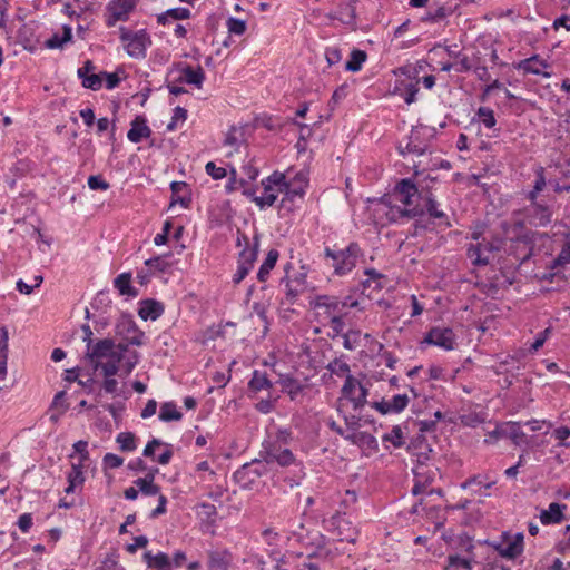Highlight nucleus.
<instances>
[{"mask_svg": "<svg viewBox=\"0 0 570 570\" xmlns=\"http://www.w3.org/2000/svg\"><path fill=\"white\" fill-rule=\"evenodd\" d=\"M164 313V306L161 303L154 299H146L141 302V306L139 308V316L147 320H157Z\"/></svg>", "mask_w": 570, "mask_h": 570, "instance_id": "nucleus-29", "label": "nucleus"}, {"mask_svg": "<svg viewBox=\"0 0 570 570\" xmlns=\"http://www.w3.org/2000/svg\"><path fill=\"white\" fill-rule=\"evenodd\" d=\"M119 38L126 52L134 59H144L147 48L151 46V39L145 29L131 31L125 27L119 29Z\"/></svg>", "mask_w": 570, "mask_h": 570, "instance_id": "nucleus-6", "label": "nucleus"}, {"mask_svg": "<svg viewBox=\"0 0 570 570\" xmlns=\"http://www.w3.org/2000/svg\"><path fill=\"white\" fill-rule=\"evenodd\" d=\"M507 429L505 422L498 424L493 431L487 433V438L484 439V443H494L499 439L505 438Z\"/></svg>", "mask_w": 570, "mask_h": 570, "instance_id": "nucleus-55", "label": "nucleus"}, {"mask_svg": "<svg viewBox=\"0 0 570 570\" xmlns=\"http://www.w3.org/2000/svg\"><path fill=\"white\" fill-rule=\"evenodd\" d=\"M278 383L282 391L286 393L292 401H295L304 391V385L291 375H281Z\"/></svg>", "mask_w": 570, "mask_h": 570, "instance_id": "nucleus-27", "label": "nucleus"}, {"mask_svg": "<svg viewBox=\"0 0 570 570\" xmlns=\"http://www.w3.org/2000/svg\"><path fill=\"white\" fill-rule=\"evenodd\" d=\"M365 274L368 276L366 281L363 282V287L367 288L371 286L372 283H374V289H381L382 288V279L383 275L377 273L375 269H366Z\"/></svg>", "mask_w": 570, "mask_h": 570, "instance_id": "nucleus-51", "label": "nucleus"}, {"mask_svg": "<svg viewBox=\"0 0 570 570\" xmlns=\"http://www.w3.org/2000/svg\"><path fill=\"white\" fill-rule=\"evenodd\" d=\"M312 306L317 311V315L324 321L333 318L338 315H346L348 307L357 306V301L347 303L336 296L331 295H318L311 303Z\"/></svg>", "mask_w": 570, "mask_h": 570, "instance_id": "nucleus-9", "label": "nucleus"}, {"mask_svg": "<svg viewBox=\"0 0 570 570\" xmlns=\"http://www.w3.org/2000/svg\"><path fill=\"white\" fill-rule=\"evenodd\" d=\"M205 171L208 176H210L213 179L218 180L226 177L227 171L223 167L216 166L214 161H208L205 166Z\"/></svg>", "mask_w": 570, "mask_h": 570, "instance_id": "nucleus-52", "label": "nucleus"}, {"mask_svg": "<svg viewBox=\"0 0 570 570\" xmlns=\"http://www.w3.org/2000/svg\"><path fill=\"white\" fill-rule=\"evenodd\" d=\"M422 344L438 346L444 351H453L456 346V335L451 327L433 326L425 334Z\"/></svg>", "mask_w": 570, "mask_h": 570, "instance_id": "nucleus-13", "label": "nucleus"}, {"mask_svg": "<svg viewBox=\"0 0 570 570\" xmlns=\"http://www.w3.org/2000/svg\"><path fill=\"white\" fill-rule=\"evenodd\" d=\"M72 39V29L69 26L62 27V35L55 33L46 40L45 45L49 49H60L63 45L70 42Z\"/></svg>", "mask_w": 570, "mask_h": 570, "instance_id": "nucleus-35", "label": "nucleus"}, {"mask_svg": "<svg viewBox=\"0 0 570 570\" xmlns=\"http://www.w3.org/2000/svg\"><path fill=\"white\" fill-rule=\"evenodd\" d=\"M259 455L266 464L277 463L281 466L296 464V459L289 449H284L278 442H268L263 445Z\"/></svg>", "mask_w": 570, "mask_h": 570, "instance_id": "nucleus-12", "label": "nucleus"}, {"mask_svg": "<svg viewBox=\"0 0 570 570\" xmlns=\"http://www.w3.org/2000/svg\"><path fill=\"white\" fill-rule=\"evenodd\" d=\"M205 80V72L200 66L197 68H193L189 65H185L181 68V77L179 78V81H184L188 85H194L197 88H200L203 86V82Z\"/></svg>", "mask_w": 570, "mask_h": 570, "instance_id": "nucleus-28", "label": "nucleus"}, {"mask_svg": "<svg viewBox=\"0 0 570 570\" xmlns=\"http://www.w3.org/2000/svg\"><path fill=\"white\" fill-rule=\"evenodd\" d=\"M190 17V10L187 8H173L157 17V21L160 24H165L168 19L171 20H184Z\"/></svg>", "mask_w": 570, "mask_h": 570, "instance_id": "nucleus-37", "label": "nucleus"}, {"mask_svg": "<svg viewBox=\"0 0 570 570\" xmlns=\"http://www.w3.org/2000/svg\"><path fill=\"white\" fill-rule=\"evenodd\" d=\"M297 178L299 180V186H293L285 179V188H281V194H284L281 203L282 207L285 206L286 202H293L295 197H303L307 180L303 174H298Z\"/></svg>", "mask_w": 570, "mask_h": 570, "instance_id": "nucleus-24", "label": "nucleus"}, {"mask_svg": "<svg viewBox=\"0 0 570 570\" xmlns=\"http://www.w3.org/2000/svg\"><path fill=\"white\" fill-rule=\"evenodd\" d=\"M360 331H348L343 335V346L350 351L355 350L360 344Z\"/></svg>", "mask_w": 570, "mask_h": 570, "instance_id": "nucleus-50", "label": "nucleus"}, {"mask_svg": "<svg viewBox=\"0 0 570 570\" xmlns=\"http://www.w3.org/2000/svg\"><path fill=\"white\" fill-rule=\"evenodd\" d=\"M255 462H249L242 465L234 472L233 478L235 482L243 489H252L259 478V472L255 471Z\"/></svg>", "mask_w": 570, "mask_h": 570, "instance_id": "nucleus-19", "label": "nucleus"}, {"mask_svg": "<svg viewBox=\"0 0 570 570\" xmlns=\"http://www.w3.org/2000/svg\"><path fill=\"white\" fill-rule=\"evenodd\" d=\"M338 540L348 543H354L357 539V532L355 529L348 527V522L341 520L337 524Z\"/></svg>", "mask_w": 570, "mask_h": 570, "instance_id": "nucleus-40", "label": "nucleus"}, {"mask_svg": "<svg viewBox=\"0 0 570 570\" xmlns=\"http://www.w3.org/2000/svg\"><path fill=\"white\" fill-rule=\"evenodd\" d=\"M142 560L148 568L154 570H171V562L165 552L154 554L151 551H146L142 554Z\"/></svg>", "mask_w": 570, "mask_h": 570, "instance_id": "nucleus-25", "label": "nucleus"}, {"mask_svg": "<svg viewBox=\"0 0 570 570\" xmlns=\"http://www.w3.org/2000/svg\"><path fill=\"white\" fill-rule=\"evenodd\" d=\"M83 463H72L70 472L67 474L68 483H76L78 485H81L85 482L83 476Z\"/></svg>", "mask_w": 570, "mask_h": 570, "instance_id": "nucleus-47", "label": "nucleus"}, {"mask_svg": "<svg viewBox=\"0 0 570 570\" xmlns=\"http://www.w3.org/2000/svg\"><path fill=\"white\" fill-rule=\"evenodd\" d=\"M432 137L431 128L423 125L416 126L411 130L406 144L404 146L402 142L399 145V153L403 156L406 154L422 156L429 150Z\"/></svg>", "mask_w": 570, "mask_h": 570, "instance_id": "nucleus-10", "label": "nucleus"}, {"mask_svg": "<svg viewBox=\"0 0 570 570\" xmlns=\"http://www.w3.org/2000/svg\"><path fill=\"white\" fill-rule=\"evenodd\" d=\"M523 533L514 535H503L502 542L494 546L498 553L507 559H515L523 552Z\"/></svg>", "mask_w": 570, "mask_h": 570, "instance_id": "nucleus-15", "label": "nucleus"}, {"mask_svg": "<svg viewBox=\"0 0 570 570\" xmlns=\"http://www.w3.org/2000/svg\"><path fill=\"white\" fill-rule=\"evenodd\" d=\"M273 387L272 381L268 379L265 372L255 370L252 374V379L248 382V389L253 392H259L262 390H269Z\"/></svg>", "mask_w": 570, "mask_h": 570, "instance_id": "nucleus-32", "label": "nucleus"}, {"mask_svg": "<svg viewBox=\"0 0 570 570\" xmlns=\"http://www.w3.org/2000/svg\"><path fill=\"white\" fill-rule=\"evenodd\" d=\"M119 353L111 338H102L96 343L89 340L85 357L94 371L100 370L102 374L116 375L119 371Z\"/></svg>", "mask_w": 570, "mask_h": 570, "instance_id": "nucleus-1", "label": "nucleus"}, {"mask_svg": "<svg viewBox=\"0 0 570 570\" xmlns=\"http://www.w3.org/2000/svg\"><path fill=\"white\" fill-rule=\"evenodd\" d=\"M264 191L261 196H254L253 191L245 190L244 194L252 197V200L261 208L271 207L281 194V188H285V174L274 171L266 179L262 180Z\"/></svg>", "mask_w": 570, "mask_h": 570, "instance_id": "nucleus-5", "label": "nucleus"}, {"mask_svg": "<svg viewBox=\"0 0 570 570\" xmlns=\"http://www.w3.org/2000/svg\"><path fill=\"white\" fill-rule=\"evenodd\" d=\"M88 187L91 190H107L109 184L100 175H92L88 178Z\"/></svg>", "mask_w": 570, "mask_h": 570, "instance_id": "nucleus-56", "label": "nucleus"}, {"mask_svg": "<svg viewBox=\"0 0 570 570\" xmlns=\"http://www.w3.org/2000/svg\"><path fill=\"white\" fill-rule=\"evenodd\" d=\"M410 399L406 394H396L391 400H382L372 403V407L383 415L390 413H401L409 405Z\"/></svg>", "mask_w": 570, "mask_h": 570, "instance_id": "nucleus-18", "label": "nucleus"}, {"mask_svg": "<svg viewBox=\"0 0 570 570\" xmlns=\"http://www.w3.org/2000/svg\"><path fill=\"white\" fill-rule=\"evenodd\" d=\"M233 557L226 549H216L208 552L209 570H228Z\"/></svg>", "mask_w": 570, "mask_h": 570, "instance_id": "nucleus-20", "label": "nucleus"}, {"mask_svg": "<svg viewBox=\"0 0 570 570\" xmlns=\"http://www.w3.org/2000/svg\"><path fill=\"white\" fill-rule=\"evenodd\" d=\"M326 368L336 376H345L350 374V365L343 361L342 358H335L332 362L328 363Z\"/></svg>", "mask_w": 570, "mask_h": 570, "instance_id": "nucleus-42", "label": "nucleus"}, {"mask_svg": "<svg viewBox=\"0 0 570 570\" xmlns=\"http://www.w3.org/2000/svg\"><path fill=\"white\" fill-rule=\"evenodd\" d=\"M547 67L548 63L543 60H540L538 56L524 59L519 63V68L527 73L542 75L543 77L549 78L551 75L549 72L542 71V69Z\"/></svg>", "mask_w": 570, "mask_h": 570, "instance_id": "nucleus-30", "label": "nucleus"}, {"mask_svg": "<svg viewBox=\"0 0 570 570\" xmlns=\"http://www.w3.org/2000/svg\"><path fill=\"white\" fill-rule=\"evenodd\" d=\"M114 286L120 295L138 296V291L131 286V273H121L114 279Z\"/></svg>", "mask_w": 570, "mask_h": 570, "instance_id": "nucleus-31", "label": "nucleus"}, {"mask_svg": "<svg viewBox=\"0 0 570 570\" xmlns=\"http://www.w3.org/2000/svg\"><path fill=\"white\" fill-rule=\"evenodd\" d=\"M473 484H478V485H481L483 487L484 489H490L492 488L494 484H495V481H489L487 475H482V474H478V475H473L469 479H466L462 484H461V488L462 489H469L471 488Z\"/></svg>", "mask_w": 570, "mask_h": 570, "instance_id": "nucleus-46", "label": "nucleus"}, {"mask_svg": "<svg viewBox=\"0 0 570 570\" xmlns=\"http://www.w3.org/2000/svg\"><path fill=\"white\" fill-rule=\"evenodd\" d=\"M505 438L510 439L515 445L527 443V434L522 431L519 422H505Z\"/></svg>", "mask_w": 570, "mask_h": 570, "instance_id": "nucleus-36", "label": "nucleus"}, {"mask_svg": "<svg viewBox=\"0 0 570 570\" xmlns=\"http://www.w3.org/2000/svg\"><path fill=\"white\" fill-rule=\"evenodd\" d=\"M102 461H104L105 468H108V469H117L124 464V459L114 453L105 454Z\"/></svg>", "mask_w": 570, "mask_h": 570, "instance_id": "nucleus-58", "label": "nucleus"}, {"mask_svg": "<svg viewBox=\"0 0 570 570\" xmlns=\"http://www.w3.org/2000/svg\"><path fill=\"white\" fill-rule=\"evenodd\" d=\"M117 443L121 451H134L136 449L135 435L130 432H121L117 435Z\"/></svg>", "mask_w": 570, "mask_h": 570, "instance_id": "nucleus-43", "label": "nucleus"}, {"mask_svg": "<svg viewBox=\"0 0 570 570\" xmlns=\"http://www.w3.org/2000/svg\"><path fill=\"white\" fill-rule=\"evenodd\" d=\"M517 243H522L525 247V253L522 256H518L517 258L520 259L522 263L530 258L532 255V238L529 236V233L524 234L521 237L517 238Z\"/></svg>", "mask_w": 570, "mask_h": 570, "instance_id": "nucleus-57", "label": "nucleus"}, {"mask_svg": "<svg viewBox=\"0 0 570 570\" xmlns=\"http://www.w3.org/2000/svg\"><path fill=\"white\" fill-rule=\"evenodd\" d=\"M517 215H520V219H515V227L523 228L525 225L531 227H546L552 222L553 210L552 208L543 203L529 204L523 207Z\"/></svg>", "mask_w": 570, "mask_h": 570, "instance_id": "nucleus-4", "label": "nucleus"}, {"mask_svg": "<svg viewBox=\"0 0 570 570\" xmlns=\"http://www.w3.org/2000/svg\"><path fill=\"white\" fill-rule=\"evenodd\" d=\"M151 135V129L147 126L146 119L142 116H137L131 121V128L127 132V138L129 141L138 144L144 138H149Z\"/></svg>", "mask_w": 570, "mask_h": 570, "instance_id": "nucleus-21", "label": "nucleus"}, {"mask_svg": "<svg viewBox=\"0 0 570 570\" xmlns=\"http://www.w3.org/2000/svg\"><path fill=\"white\" fill-rule=\"evenodd\" d=\"M169 255H163L149 258L145 262L146 266L151 269H156L159 272H167L170 268V263L168 262Z\"/></svg>", "mask_w": 570, "mask_h": 570, "instance_id": "nucleus-45", "label": "nucleus"}, {"mask_svg": "<svg viewBox=\"0 0 570 570\" xmlns=\"http://www.w3.org/2000/svg\"><path fill=\"white\" fill-rule=\"evenodd\" d=\"M138 0H112L108 4L109 17L107 18V26L112 27L118 21H126L130 12L137 6Z\"/></svg>", "mask_w": 570, "mask_h": 570, "instance_id": "nucleus-16", "label": "nucleus"}, {"mask_svg": "<svg viewBox=\"0 0 570 570\" xmlns=\"http://www.w3.org/2000/svg\"><path fill=\"white\" fill-rule=\"evenodd\" d=\"M236 246H244L239 253L238 263L253 268L259 250V235L255 234L253 242L250 243L247 235L238 230Z\"/></svg>", "mask_w": 570, "mask_h": 570, "instance_id": "nucleus-14", "label": "nucleus"}, {"mask_svg": "<svg viewBox=\"0 0 570 570\" xmlns=\"http://www.w3.org/2000/svg\"><path fill=\"white\" fill-rule=\"evenodd\" d=\"M500 247L501 240L499 238H482V240L472 243L468 247L466 255L474 266H485L490 263L491 254L499 250Z\"/></svg>", "mask_w": 570, "mask_h": 570, "instance_id": "nucleus-11", "label": "nucleus"}, {"mask_svg": "<svg viewBox=\"0 0 570 570\" xmlns=\"http://www.w3.org/2000/svg\"><path fill=\"white\" fill-rule=\"evenodd\" d=\"M134 484L144 495H157L160 492V487L154 482V474H148L145 478H138Z\"/></svg>", "mask_w": 570, "mask_h": 570, "instance_id": "nucleus-33", "label": "nucleus"}, {"mask_svg": "<svg viewBox=\"0 0 570 570\" xmlns=\"http://www.w3.org/2000/svg\"><path fill=\"white\" fill-rule=\"evenodd\" d=\"M350 435L352 439H346V441L351 442L352 444H367L372 445L376 443L375 438L366 432H351Z\"/></svg>", "mask_w": 570, "mask_h": 570, "instance_id": "nucleus-48", "label": "nucleus"}, {"mask_svg": "<svg viewBox=\"0 0 570 570\" xmlns=\"http://www.w3.org/2000/svg\"><path fill=\"white\" fill-rule=\"evenodd\" d=\"M325 58L328 66H334L342 59L341 50L337 47H328L325 50Z\"/></svg>", "mask_w": 570, "mask_h": 570, "instance_id": "nucleus-61", "label": "nucleus"}, {"mask_svg": "<svg viewBox=\"0 0 570 570\" xmlns=\"http://www.w3.org/2000/svg\"><path fill=\"white\" fill-rule=\"evenodd\" d=\"M391 199L400 203L404 208L424 209L419 204L421 198H424L423 194L420 193L417 185L412 178H402L399 180L393 190L390 193Z\"/></svg>", "mask_w": 570, "mask_h": 570, "instance_id": "nucleus-8", "label": "nucleus"}, {"mask_svg": "<svg viewBox=\"0 0 570 570\" xmlns=\"http://www.w3.org/2000/svg\"><path fill=\"white\" fill-rule=\"evenodd\" d=\"M336 411L338 415L343 419L345 423L344 431L356 432L358 428L362 426V422L366 423L367 419L361 414H357L358 412L351 413L346 406L336 405Z\"/></svg>", "mask_w": 570, "mask_h": 570, "instance_id": "nucleus-22", "label": "nucleus"}, {"mask_svg": "<svg viewBox=\"0 0 570 570\" xmlns=\"http://www.w3.org/2000/svg\"><path fill=\"white\" fill-rule=\"evenodd\" d=\"M227 29L230 33L240 36L246 31V22L237 18H229L227 20Z\"/></svg>", "mask_w": 570, "mask_h": 570, "instance_id": "nucleus-54", "label": "nucleus"}, {"mask_svg": "<svg viewBox=\"0 0 570 570\" xmlns=\"http://www.w3.org/2000/svg\"><path fill=\"white\" fill-rule=\"evenodd\" d=\"M88 442L79 440L73 444V450L79 454L78 462L85 463L89 459V452L87 450Z\"/></svg>", "mask_w": 570, "mask_h": 570, "instance_id": "nucleus-60", "label": "nucleus"}, {"mask_svg": "<svg viewBox=\"0 0 570 570\" xmlns=\"http://www.w3.org/2000/svg\"><path fill=\"white\" fill-rule=\"evenodd\" d=\"M367 55L365 51L354 49L351 52L350 60L345 65L347 71L357 72L362 69L363 63L366 61Z\"/></svg>", "mask_w": 570, "mask_h": 570, "instance_id": "nucleus-39", "label": "nucleus"}, {"mask_svg": "<svg viewBox=\"0 0 570 570\" xmlns=\"http://www.w3.org/2000/svg\"><path fill=\"white\" fill-rule=\"evenodd\" d=\"M368 389L365 387L357 379L347 375L341 389V396L337 399L336 405L352 406L353 412H361L367 404Z\"/></svg>", "mask_w": 570, "mask_h": 570, "instance_id": "nucleus-2", "label": "nucleus"}, {"mask_svg": "<svg viewBox=\"0 0 570 570\" xmlns=\"http://www.w3.org/2000/svg\"><path fill=\"white\" fill-rule=\"evenodd\" d=\"M419 92V87H417V82H410L406 87H405V92H404V101L407 104V105H411L413 104L415 100H416V95Z\"/></svg>", "mask_w": 570, "mask_h": 570, "instance_id": "nucleus-63", "label": "nucleus"}, {"mask_svg": "<svg viewBox=\"0 0 570 570\" xmlns=\"http://www.w3.org/2000/svg\"><path fill=\"white\" fill-rule=\"evenodd\" d=\"M183 414L177 410L174 402H166L160 406L159 420L164 422L179 421Z\"/></svg>", "mask_w": 570, "mask_h": 570, "instance_id": "nucleus-38", "label": "nucleus"}, {"mask_svg": "<svg viewBox=\"0 0 570 570\" xmlns=\"http://www.w3.org/2000/svg\"><path fill=\"white\" fill-rule=\"evenodd\" d=\"M553 436L559 441V445L570 448V442L566 440L570 436V429L567 426H560L553 431Z\"/></svg>", "mask_w": 570, "mask_h": 570, "instance_id": "nucleus-59", "label": "nucleus"}, {"mask_svg": "<svg viewBox=\"0 0 570 570\" xmlns=\"http://www.w3.org/2000/svg\"><path fill=\"white\" fill-rule=\"evenodd\" d=\"M82 86L95 91L99 90L102 87V73H91L89 76H86V78H83L82 80Z\"/></svg>", "mask_w": 570, "mask_h": 570, "instance_id": "nucleus-53", "label": "nucleus"}, {"mask_svg": "<svg viewBox=\"0 0 570 570\" xmlns=\"http://www.w3.org/2000/svg\"><path fill=\"white\" fill-rule=\"evenodd\" d=\"M476 117L489 129L493 128L497 124L493 110L488 107H480L476 111Z\"/></svg>", "mask_w": 570, "mask_h": 570, "instance_id": "nucleus-44", "label": "nucleus"}, {"mask_svg": "<svg viewBox=\"0 0 570 570\" xmlns=\"http://www.w3.org/2000/svg\"><path fill=\"white\" fill-rule=\"evenodd\" d=\"M344 317H345V315H338V316H334L333 318H330L326 321L335 334H341L344 331V328H345Z\"/></svg>", "mask_w": 570, "mask_h": 570, "instance_id": "nucleus-64", "label": "nucleus"}, {"mask_svg": "<svg viewBox=\"0 0 570 570\" xmlns=\"http://www.w3.org/2000/svg\"><path fill=\"white\" fill-rule=\"evenodd\" d=\"M362 252L356 243H351L347 247L342 249L325 248V256L333 261L334 274L343 276L348 274L357 263Z\"/></svg>", "mask_w": 570, "mask_h": 570, "instance_id": "nucleus-3", "label": "nucleus"}, {"mask_svg": "<svg viewBox=\"0 0 570 570\" xmlns=\"http://www.w3.org/2000/svg\"><path fill=\"white\" fill-rule=\"evenodd\" d=\"M425 205L424 207V214L428 213L429 216L435 220L439 222V224H444L446 227H450L451 224L448 220L446 214L441 210L440 204L436 202V199L433 197L431 193H428L424 195Z\"/></svg>", "mask_w": 570, "mask_h": 570, "instance_id": "nucleus-23", "label": "nucleus"}, {"mask_svg": "<svg viewBox=\"0 0 570 570\" xmlns=\"http://www.w3.org/2000/svg\"><path fill=\"white\" fill-rule=\"evenodd\" d=\"M376 213L385 216L387 223H404L424 215V209L404 208L400 203L391 199V195L382 198Z\"/></svg>", "mask_w": 570, "mask_h": 570, "instance_id": "nucleus-7", "label": "nucleus"}, {"mask_svg": "<svg viewBox=\"0 0 570 570\" xmlns=\"http://www.w3.org/2000/svg\"><path fill=\"white\" fill-rule=\"evenodd\" d=\"M281 285L284 286L286 302L288 304H293L297 299V297L305 291L306 274L299 273L293 279L284 277L281 281Z\"/></svg>", "mask_w": 570, "mask_h": 570, "instance_id": "nucleus-17", "label": "nucleus"}, {"mask_svg": "<svg viewBox=\"0 0 570 570\" xmlns=\"http://www.w3.org/2000/svg\"><path fill=\"white\" fill-rule=\"evenodd\" d=\"M105 380L102 383V389L106 393L117 394L118 393V381L114 377L115 375L104 374Z\"/></svg>", "mask_w": 570, "mask_h": 570, "instance_id": "nucleus-62", "label": "nucleus"}, {"mask_svg": "<svg viewBox=\"0 0 570 570\" xmlns=\"http://www.w3.org/2000/svg\"><path fill=\"white\" fill-rule=\"evenodd\" d=\"M566 504L558 502H551L547 510H542L540 513V521L543 524H556L560 523L563 519V510Z\"/></svg>", "mask_w": 570, "mask_h": 570, "instance_id": "nucleus-26", "label": "nucleus"}, {"mask_svg": "<svg viewBox=\"0 0 570 570\" xmlns=\"http://www.w3.org/2000/svg\"><path fill=\"white\" fill-rule=\"evenodd\" d=\"M384 442H390L394 448H402L404 445V434L400 425H394L389 433L382 438Z\"/></svg>", "mask_w": 570, "mask_h": 570, "instance_id": "nucleus-41", "label": "nucleus"}, {"mask_svg": "<svg viewBox=\"0 0 570 570\" xmlns=\"http://www.w3.org/2000/svg\"><path fill=\"white\" fill-rule=\"evenodd\" d=\"M279 253L277 249L268 250L263 264L261 265L257 278L259 282H265L271 273V271L275 267V264L278 259Z\"/></svg>", "mask_w": 570, "mask_h": 570, "instance_id": "nucleus-34", "label": "nucleus"}, {"mask_svg": "<svg viewBox=\"0 0 570 570\" xmlns=\"http://www.w3.org/2000/svg\"><path fill=\"white\" fill-rule=\"evenodd\" d=\"M570 263V242H564L558 256L553 259L552 268Z\"/></svg>", "mask_w": 570, "mask_h": 570, "instance_id": "nucleus-49", "label": "nucleus"}]
</instances>
